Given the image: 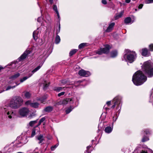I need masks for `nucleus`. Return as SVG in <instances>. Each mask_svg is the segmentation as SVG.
Segmentation results:
<instances>
[{
	"instance_id": "12",
	"label": "nucleus",
	"mask_w": 153,
	"mask_h": 153,
	"mask_svg": "<svg viewBox=\"0 0 153 153\" xmlns=\"http://www.w3.org/2000/svg\"><path fill=\"white\" fill-rule=\"evenodd\" d=\"M25 104L27 105H30V106L36 108H38L39 105L37 102L31 103V101L29 100L25 102Z\"/></svg>"
},
{
	"instance_id": "22",
	"label": "nucleus",
	"mask_w": 153,
	"mask_h": 153,
	"mask_svg": "<svg viewBox=\"0 0 153 153\" xmlns=\"http://www.w3.org/2000/svg\"><path fill=\"white\" fill-rule=\"evenodd\" d=\"M28 141L27 137L26 136L24 137L22 139L21 143L23 144H25L27 143Z\"/></svg>"
},
{
	"instance_id": "37",
	"label": "nucleus",
	"mask_w": 153,
	"mask_h": 153,
	"mask_svg": "<svg viewBox=\"0 0 153 153\" xmlns=\"http://www.w3.org/2000/svg\"><path fill=\"white\" fill-rule=\"evenodd\" d=\"M72 109L71 108V107H70L66 110V113L67 114L69 113L71 111H72Z\"/></svg>"
},
{
	"instance_id": "42",
	"label": "nucleus",
	"mask_w": 153,
	"mask_h": 153,
	"mask_svg": "<svg viewBox=\"0 0 153 153\" xmlns=\"http://www.w3.org/2000/svg\"><path fill=\"white\" fill-rule=\"evenodd\" d=\"M43 43V42L42 39H39V45H41Z\"/></svg>"
},
{
	"instance_id": "63",
	"label": "nucleus",
	"mask_w": 153,
	"mask_h": 153,
	"mask_svg": "<svg viewBox=\"0 0 153 153\" xmlns=\"http://www.w3.org/2000/svg\"><path fill=\"white\" fill-rule=\"evenodd\" d=\"M35 153H38V152H36Z\"/></svg>"
},
{
	"instance_id": "55",
	"label": "nucleus",
	"mask_w": 153,
	"mask_h": 153,
	"mask_svg": "<svg viewBox=\"0 0 153 153\" xmlns=\"http://www.w3.org/2000/svg\"><path fill=\"white\" fill-rule=\"evenodd\" d=\"M50 3L51 4H52L53 2V0H49Z\"/></svg>"
},
{
	"instance_id": "44",
	"label": "nucleus",
	"mask_w": 153,
	"mask_h": 153,
	"mask_svg": "<svg viewBox=\"0 0 153 153\" xmlns=\"http://www.w3.org/2000/svg\"><path fill=\"white\" fill-rule=\"evenodd\" d=\"M149 47L151 50L153 51V44H151L150 45Z\"/></svg>"
},
{
	"instance_id": "8",
	"label": "nucleus",
	"mask_w": 153,
	"mask_h": 153,
	"mask_svg": "<svg viewBox=\"0 0 153 153\" xmlns=\"http://www.w3.org/2000/svg\"><path fill=\"white\" fill-rule=\"evenodd\" d=\"M41 66H38L36 68L32 71L31 72L32 73H30L29 74L28 76H25L23 77V78L21 79L20 80V82L21 83L23 82L26 80L29 77L31 76L35 72L38 71L41 68Z\"/></svg>"
},
{
	"instance_id": "9",
	"label": "nucleus",
	"mask_w": 153,
	"mask_h": 153,
	"mask_svg": "<svg viewBox=\"0 0 153 153\" xmlns=\"http://www.w3.org/2000/svg\"><path fill=\"white\" fill-rule=\"evenodd\" d=\"M29 110L26 108H21L19 111V114L22 117L26 116L29 112Z\"/></svg>"
},
{
	"instance_id": "25",
	"label": "nucleus",
	"mask_w": 153,
	"mask_h": 153,
	"mask_svg": "<svg viewBox=\"0 0 153 153\" xmlns=\"http://www.w3.org/2000/svg\"><path fill=\"white\" fill-rule=\"evenodd\" d=\"M47 97L48 96L47 95H44L43 97L41 98L38 100L40 101L41 103H43L45 101V100L47 98Z\"/></svg>"
},
{
	"instance_id": "56",
	"label": "nucleus",
	"mask_w": 153,
	"mask_h": 153,
	"mask_svg": "<svg viewBox=\"0 0 153 153\" xmlns=\"http://www.w3.org/2000/svg\"><path fill=\"white\" fill-rule=\"evenodd\" d=\"M91 147V146H89L87 147V149L88 150Z\"/></svg>"
},
{
	"instance_id": "54",
	"label": "nucleus",
	"mask_w": 153,
	"mask_h": 153,
	"mask_svg": "<svg viewBox=\"0 0 153 153\" xmlns=\"http://www.w3.org/2000/svg\"><path fill=\"white\" fill-rule=\"evenodd\" d=\"M140 153H147V152H145V151H142Z\"/></svg>"
},
{
	"instance_id": "41",
	"label": "nucleus",
	"mask_w": 153,
	"mask_h": 153,
	"mask_svg": "<svg viewBox=\"0 0 153 153\" xmlns=\"http://www.w3.org/2000/svg\"><path fill=\"white\" fill-rule=\"evenodd\" d=\"M36 134V131L35 129H33L32 130L31 133V137H33Z\"/></svg>"
},
{
	"instance_id": "52",
	"label": "nucleus",
	"mask_w": 153,
	"mask_h": 153,
	"mask_svg": "<svg viewBox=\"0 0 153 153\" xmlns=\"http://www.w3.org/2000/svg\"><path fill=\"white\" fill-rule=\"evenodd\" d=\"M103 109H105L106 111L108 110L109 109V108H107L105 107V106H104L103 108Z\"/></svg>"
},
{
	"instance_id": "60",
	"label": "nucleus",
	"mask_w": 153,
	"mask_h": 153,
	"mask_svg": "<svg viewBox=\"0 0 153 153\" xmlns=\"http://www.w3.org/2000/svg\"><path fill=\"white\" fill-rule=\"evenodd\" d=\"M38 149V148H36L35 149V150H36V149Z\"/></svg>"
},
{
	"instance_id": "21",
	"label": "nucleus",
	"mask_w": 153,
	"mask_h": 153,
	"mask_svg": "<svg viewBox=\"0 0 153 153\" xmlns=\"http://www.w3.org/2000/svg\"><path fill=\"white\" fill-rule=\"evenodd\" d=\"M117 52L116 50L112 51L111 53V57H114L117 56Z\"/></svg>"
},
{
	"instance_id": "11",
	"label": "nucleus",
	"mask_w": 153,
	"mask_h": 153,
	"mask_svg": "<svg viewBox=\"0 0 153 153\" xmlns=\"http://www.w3.org/2000/svg\"><path fill=\"white\" fill-rule=\"evenodd\" d=\"M30 51L29 50H27L18 58V60L21 61L25 59L27 57V55L30 54Z\"/></svg>"
},
{
	"instance_id": "6",
	"label": "nucleus",
	"mask_w": 153,
	"mask_h": 153,
	"mask_svg": "<svg viewBox=\"0 0 153 153\" xmlns=\"http://www.w3.org/2000/svg\"><path fill=\"white\" fill-rule=\"evenodd\" d=\"M111 48L110 46L106 45L105 48L97 50L96 51V53L99 55H101L102 53H107L109 52V49Z\"/></svg>"
},
{
	"instance_id": "26",
	"label": "nucleus",
	"mask_w": 153,
	"mask_h": 153,
	"mask_svg": "<svg viewBox=\"0 0 153 153\" xmlns=\"http://www.w3.org/2000/svg\"><path fill=\"white\" fill-rule=\"evenodd\" d=\"M87 44L85 43H82L79 45V48L81 49L83 48L85 46H87Z\"/></svg>"
},
{
	"instance_id": "49",
	"label": "nucleus",
	"mask_w": 153,
	"mask_h": 153,
	"mask_svg": "<svg viewBox=\"0 0 153 153\" xmlns=\"http://www.w3.org/2000/svg\"><path fill=\"white\" fill-rule=\"evenodd\" d=\"M143 6V5L142 4H140L138 6L139 9H141L142 8Z\"/></svg>"
},
{
	"instance_id": "59",
	"label": "nucleus",
	"mask_w": 153,
	"mask_h": 153,
	"mask_svg": "<svg viewBox=\"0 0 153 153\" xmlns=\"http://www.w3.org/2000/svg\"><path fill=\"white\" fill-rule=\"evenodd\" d=\"M50 19V17H49H49H48V20H49Z\"/></svg>"
},
{
	"instance_id": "14",
	"label": "nucleus",
	"mask_w": 153,
	"mask_h": 153,
	"mask_svg": "<svg viewBox=\"0 0 153 153\" xmlns=\"http://www.w3.org/2000/svg\"><path fill=\"white\" fill-rule=\"evenodd\" d=\"M124 22L126 25L131 24L133 22V21H132L131 18L130 17H127L125 18Z\"/></svg>"
},
{
	"instance_id": "32",
	"label": "nucleus",
	"mask_w": 153,
	"mask_h": 153,
	"mask_svg": "<svg viewBox=\"0 0 153 153\" xmlns=\"http://www.w3.org/2000/svg\"><path fill=\"white\" fill-rule=\"evenodd\" d=\"M62 89V88L61 87H56L54 88V90L57 91L59 92Z\"/></svg>"
},
{
	"instance_id": "58",
	"label": "nucleus",
	"mask_w": 153,
	"mask_h": 153,
	"mask_svg": "<svg viewBox=\"0 0 153 153\" xmlns=\"http://www.w3.org/2000/svg\"><path fill=\"white\" fill-rule=\"evenodd\" d=\"M3 69V68L1 66H0V71Z\"/></svg>"
},
{
	"instance_id": "47",
	"label": "nucleus",
	"mask_w": 153,
	"mask_h": 153,
	"mask_svg": "<svg viewBox=\"0 0 153 153\" xmlns=\"http://www.w3.org/2000/svg\"><path fill=\"white\" fill-rule=\"evenodd\" d=\"M147 3H153V0H147Z\"/></svg>"
},
{
	"instance_id": "5",
	"label": "nucleus",
	"mask_w": 153,
	"mask_h": 153,
	"mask_svg": "<svg viewBox=\"0 0 153 153\" xmlns=\"http://www.w3.org/2000/svg\"><path fill=\"white\" fill-rule=\"evenodd\" d=\"M121 98L120 97H117L113 100L114 105L112 106V108H114L116 105L117 106V108L119 109L121 106Z\"/></svg>"
},
{
	"instance_id": "15",
	"label": "nucleus",
	"mask_w": 153,
	"mask_h": 153,
	"mask_svg": "<svg viewBox=\"0 0 153 153\" xmlns=\"http://www.w3.org/2000/svg\"><path fill=\"white\" fill-rule=\"evenodd\" d=\"M37 139L39 141V143L40 144L44 140V137L42 135H40L36 136Z\"/></svg>"
},
{
	"instance_id": "19",
	"label": "nucleus",
	"mask_w": 153,
	"mask_h": 153,
	"mask_svg": "<svg viewBox=\"0 0 153 153\" xmlns=\"http://www.w3.org/2000/svg\"><path fill=\"white\" fill-rule=\"evenodd\" d=\"M112 129L113 127L112 128L111 127L107 126L105 128V132L106 133H109L111 132Z\"/></svg>"
},
{
	"instance_id": "30",
	"label": "nucleus",
	"mask_w": 153,
	"mask_h": 153,
	"mask_svg": "<svg viewBox=\"0 0 153 153\" xmlns=\"http://www.w3.org/2000/svg\"><path fill=\"white\" fill-rule=\"evenodd\" d=\"M77 49H74L71 51L69 53V55L71 56L75 54L77 51Z\"/></svg>"
},
{
	"instance_id": "50",
	"label": "nucleus",
	"mask_w": 153,
	"mask_h": 153,
	"mask_svg": "<svg viewBox=\"0 0 153 153\" xmlns=\"http://www.w3.org/2000/svg\"><path fill=\"white\" fill-rule=\"evenodd\" d=\"M56 13L57 14V16H58V19H59V21H60V16H59V12H58V13Z\"/></svg>"
},
{
	"instance_id": "20",
	"label": "nucleus",
	"mask_w": 153,
	"mask_h": 153,
	"mask_svg": "<svg viewBox=\"0 0 153 153\" xmlns=\"http://www.w3.org/2000/svg\"><path fill=\"white\" fill-rule=\"evenodd\" d=\"M148 54V50L146 48L143 49L142 50V55L144 56H146Z\"/></svg>"
},
{
	"instance_id": "2",
	"label": "nucleus",
	"mask_w": 153,
	"mask_h": 153,
	"mask_svg": "<svg viewBox=\"0 0 153 153\" xmlns=\"http://www.w3.org/2000/svg\"><path fill=\"white\" fill-rule=\"evenodd\" d=\"M147 80V77L140 71H137L133 75L132 81L134 85H140L142 84Z\"/></svg>"
},
{
	"instance_id": "3",
	"label": "nucleus",
	"mask_w": 153,
	"mask_h": 153,
	"mask_svg": "<svg viewBox=\"0 0 153 153\" xmlns=\"http://www.w3.org/2000/svg\"><path fill=\"white\" fill-rule=\"evenodd\" d=\"M142 67L143 70L148 77L153 76V64L150 61L144 62Z\"/></svg>"
},
{
	"instance_id": "13",
	"label": "nucleus",
	"mask_w": 153,
	"mask_h": 153,
	"mask_svg": "<svg viewBox=\"0 0 153 153\" xmlns=\"http://www.w3.org/2000/svg\"><path fill=\"white\" fill-rule=\"evenodd\" d=\"M115 23L114 22H112L110 24H109L108 26L107 29L105 31L107 32H109L112 31L114 26Z\"/></svg>"
},
{
	"instance_id": "23",
	"label": "nucleus",
	"mask_w": 153,
	"mask_h": 153,
	"mask_svg": "<svg viewBox=\"0 0 153 153\" xmlns=\"http://www.w3.org/2000/svg\"><path fill=\"white\" fill-rule=\"evenodd\" d=\"M38 31L36 30L33 32V37L34 40H36L38 38Z\"/></svg>"
},
{
	"instance_id": "27",
	"label": "nucleus",
	"mask_w": 153,
	"mask_h": 153,
	"mask_svg": "<svg viewBox=\"0 0 153 153\" xmlns=\"http://www.w3.org/2000/svg\"><path fill=\"white\" fill-rule=\"evenodd\" d=\"M60 37L59 36L57 35L55 39V43L58 44L60 42Z\"/></svg>"
},
{
	"instance_id": "61",
	"label": "nucleus",
	"mask_w": 153,
	"mask_h": 153,
	"mask_svg": "<svg viewBox=\"0 0 153 153\" xmlns=\"http://www.w3.org/2000/svg\"><path fill=\"white\" fill-rule=\"evenodd\" d=\"M135 10L136 11H137V9H135Z\"/></svg>"
},
{
	"instance_id": "53",
	"label": "nucleus",
	"mask_w": 153,
	"mask_h": 153,
	"mask_svg": "<svg viewBox=\"0 0 153 153\" xmlns=\"http://www.w3.org/2000/svg\"><path fill=\"white\" fill-rule=\"evenodd\" d=\"M131 1V0H125V2L126 3H129Z\"/></svg>"
},
{
	"instance_id": "18",
	"label": "nucleus",
	"mask_w": 153,
	"mask_h": 153,
	"mask_svg": "<svg viewBox=\"0 0 153 153\" xmlns=\"http://www.w3.org/2000/svg\"><path fill=\"white\" fill-rule=\"evenodd\" d=\"M53 109V107L51 106H49L45 108L44 109V111L46 112H49L52 111Z\"/></svg>"
},
{
	"instance_id": "34",
	"label": "nucleus",
	"mask_w": 153,
	"mask_h": 153,
	"mask_svg": "<svg viewBox=\"0 0 153 153\" xmlns=\"http://www.w3.org/2000/svg\"><path fill=\"white\" fill-rule=\"evenodd\" d=\"M36 123H37L36 120H34L31 121L29 123L30 126H33V125L35 124Z\"/></svg>"
},
{
	"instance_id": "43",
	"label": "nucleus",
	"mask_w": 153,
	"mask_h": 153,
	"mask_svg": "<svg viewBox=\"0 0 153 153\" xmlns=\"http://www.w3.org/2000/svg\"><path fill=\"white\" fill-rule=\"evenodd\" d=\"M65 92H61L58 94V97H60L61 96L63 95L64 94Z\"/></svg>"
},
{
	"instance_id": "62",
	"label": "nucleus",
	"mask_w": 153,
	"mask_h": 153,
	"mask_svg": "<svg viewBox=\"0 0 153 153\" xmlns=\"http://www.w3.org/2000/svg\"><path fill=\"white\" fill-rule=\"evenodd\" d=\"M3 92V91L0 92V93H1V92Z\"/></svg>"
},
{
	"instance_id": "51",
	"label": "nucleus",
	"mask_w": 153,
	"mask_h": 153,
	"mask_svg": "<svg viewBox=\"0 0 153 153\" xmlns=\"http://www.w3.org/2000/svg\"><path fill=\"white\" fill-rule=\"evenodd\" d=\"M111 101H108L107 102H106V104L108 106H109L110 105V104H111Z\"/></svg>"
},
{
	"instance_id": "31",
	"label": "nucleus",
	"mask_w": 153,
	"mask_h": 153,
	"mask_svg": "<svg viewBox=\"0 0 153 153\" xmlns=\"http://www.w3.org/2000/svg\"><path fill=\"white\" fill-rule=\"evenodd\" d=\"M25 96L27 98H29L31 96L30 94L28 92H26L25 94Z\"/></svg>"
},
{
	"instance_id": "39",
	"label": "nucleus",
	"mask_w": 153,
	"mask_h": 153,
	"mask_svg": "<svg viewBox=\"0 0 153 153\" xmlns=\"http://www.w3.org/2000/svg\"><path fill=\"white\" fill-rule=\"evenodd\" d=\"M45 85H44L43 88L44 89H47V88L48 86L49 85V84H48L47 83V82H45Z\"/></svg>"
},
{
	"instance_id": "10",
	"label": "nucleus",
	"mask_w": 153,
	"mask_h": 153,
	"mask_svg": "<svg viewBox=\"0 0 153 153\" xmlns=\"http://www.w3.org/2000/svg\"><path fill=\"white\" fill-rule=\"evenodd\" d=\"M78 74L80 76L84 77H88L91 75V74L89 71H85L84 70H79Z\"/></svg>"
},
{
	"instance_id": "28",
	"label": "nucleus",
	"mask_w": 153,
	"mask_h": 153,
	"mask_svg": "<svg viewBox=\"0 0 153 153\" xmlns=\"http://www.w3.org/2000/svg\"><path fill=\"white\" fill-rule=\"evenodd\" d=\"M16 85H15V86H7L6 87L5 90L7 91V90H8L11 88L13 89V88H14L16 87V86L19 85V84H17L16 83Z\"/></svg>"
},
{
	"instance_id": "40",
	"label": "nucleus",
	"mask_w": 153,
	"mask_h": 153,
	"mask_svg": "<svg viewBox=\"0 0 153 153\" xmlns=\"http://www.w3.org/2000/svg\"><path fill=\"white\" fill-rule=\"evenodd\" d=\"M148 140H149V139L147 137H144L143 138V139H142V141L143 142H144L147 141Z\"/></svg>"
},
{
	"instance_id": "38",
	"label": "nucleus",
	"mask_w": 153,
	"mask_h": 153,
	"mask_svg": "<svg viewBox=\"0 0 153 153\" xmlns=\"http://www.w3.org/2000/svg\"><path fill=\"white\" fill-rule=\"evenodd\" d=\"M144 132L146 134H148L150 133V131L149 129H146L144 131Z\"/></svg>"
},
{
	"instance_id": "33",
	"label": "nucleus",
	"mask_w": 153,
	"mask_h": 153,
	"mask_svg": "<svg viewBox=\"0 0 153 153\" xmlns=\"http://www.w3.org/2000/svg\"><path fill=\"white\" fill-rule=\"evenodd\" d=\"M59 145V143H57L56 145H55L52 146L51 147V149L52 151H53Z\"/></svg>"
},
{
	"instance_id": "35",
	"label": "nucleus",
	"mask_w": 153,
	"mask_h": 153,
	"mask_svg": "<svg viewBox=\"0 0 153 153\" xmlns=\"http://www.w3.org/2000/svg\"><path fill=\"white\" fill-rule=\"evenodd\" d=\"M45 117H42L41 119L40 120L39 122L38 125L37 126H39L45 120Z\"/></svg>"
},
{
	"instance_id": "4",
	"label": "nucleus",
	"mask_w": 153,
	"mask_h": 153,
	"mask_svg": "<svg viewBox=\"0 0 153 153\" xmlns=\"http://www.w3.org/2000/svg\"><path fill=\"white\" fill-rule=\"evenodd\" d=\"M136 56L135 52L131 51L127 49L125 50L124 58L126 60H128L130 63H132L134 60Z\"/></svg>"
},
{
	"instance_id": "17",
	"label": "nucleus",
	"mask_w": 153,
	"mask_h": 153,
	"mask_svg": "<svg viewBox=\"0 0 153 153\" xmlns=\"http://www.w3.org/2000/svg\"><path fill=\"white\" fill-rule=\"evenodd\" d=\"M20 75V74L19 73H17L15 74L10 76L9 78V79L12 80H14L18 77Z\"/></svg>"
},
{
	"instance_id": "48",
	"label": "nucleus",
	"mask_w": 153,
	"mask_h": 153,
	"mask_svg": "<svg viewBox=\"0 0 153 153\" xmlns=\"http://www.w3.org/2000/svg\"><path fill=\"white\" fill-rule=\"evenodd\" d=\"M42 18L40 17H39L37 19V21L39 22H41V19Z\"/></svg>"
},
{
	"instance_id": "45",
	"label": "nucleus",
	"mask_w": 153,
	"mask_h": 153,
	"mask_svg": "<svg viewBox=\"0 0 153 153\" xmlns=\"http://www.w3.org/2000/svg\"><path fill=\"white\" fill-rule=\"evenodd\" d=\"M102 3L104 4H106L107 3V1L106 0H102Z\"/></svg>"
},
{
	"instance_id": "24",
	"label": "nucleus",
	"mask_w": 153,
	"mask_h": 153,
	"mask_svg": "<svg viewBox=\"0 0 153 153\" xmlns=\"http://www.w3.org/2000/svg\"><path fill=\"white\" fill-rule=\"evenodd\" d=\"M123 11H121L119 14L117 15L115 17V19H117L120 18L123 15Z\"/></svg>"
},
{
	"instance_id": "16",
	"label": "nucleus",
	"mask_w": 153,
	"mask_h": 153,
	"mask_svg": "<svg viewBox=\"0 0 153 153\" xmlns=\"http://www.w3.org/2000/svg\"><path fill=\"white\" fill-rule=\"evenodd\" d=\"M48 56V55L47 54V51H44L43 55H41L39 56V58L44 59H45Z\"/></svg>"
},
{
	"instance_id": "46",
	"label": "nucleus",
	"mask_w": 153,
	"mask_h": 153,
	"mask_svg": "<svg viewBox=\"0 0 153 153\" xmlns=\"http://www.w3.org/2000/svg\"><path fill=\"white\" fill-rule=\"evenodd\" d=\"M62 83L63 84H65L67 83V80H64L62 81Z\"/></svg>"
},
{
	"instance_id": "29",
	"label": "nucleus",
	"mask_w": 153,
	"mask_h": 153,
	"mask_svg": "<svg viewBox=\"0 0 153 153\" xmlns=\"http://www.w3.org/2000/svg\"><path fill=\"white\" fill-rule=\"evenodd\" d=\"M118 116L117 114L116 113L114 115V116L113 117V121L112 125L113 124L114 122H115L118 118Z\"/></svg>"
},
{
	"instance_id": "36",
	"label": "nucleus",
	"mask_w": 153,
	"mask_h": 153,
	"mask_svg": "<svg viewBox=\"0 0 153 153\" xmlns=\"http://www.w3.org/2000/svg\"><path fill=\"white\" fill-rule=\"evenodd\" d=\"M53 10L55 11V12H56V13L58 12H59L58 9H57V7L56 5H54L53 6Z\"/></svg>"
},
{
	"instance_id": "7",
	"label": "nucleus",
	"mask_w": 153,
	"mask_h": 153,
	"mask_svg": "<svg viewBox=\"0 0 153 153\" xmlns=\"http://www.w3.org/2000/svg\"><path fill=\"white\" fill-rule=\"evenodd\" d=\"M74 102V98H66L64 100H62L58 102L57 104L58 105H65L68 103L70 104H72Z\"/></svg>"
},
{
	"instance_id": "1",
	"label": "nucleus",
	"mask_w": 153,
	"mask_h": 153,
	"mask_svg": "<svg viewBox=\"0 0 153 153\" xmlns=\"http://www.w3.org/2000/svg\"><path fill=\"white\" fill-rule=\"evenodd\" d=\"M22 99L19 97H15L10 101V106H5L2 109L3 114L9 119H11L15 115L13 111L11 108H17L22 105L23 103Z\"/></svg>"
},
{
	"instance_id": "57",
	"label": "nucleus",
	"mask_w": 153,
	"mask_h": 153,
	"mask_svg": "<svg viewBox=\"0 0 153 153\" xmlns=\"http://www.w3.org/2000/svg\"><path fill=\"white\" fill-rule=\"evenodd\" d=\"M58 27H59V30H60V25L59 24V25Z\"/></svg>"
}]
</instances>
